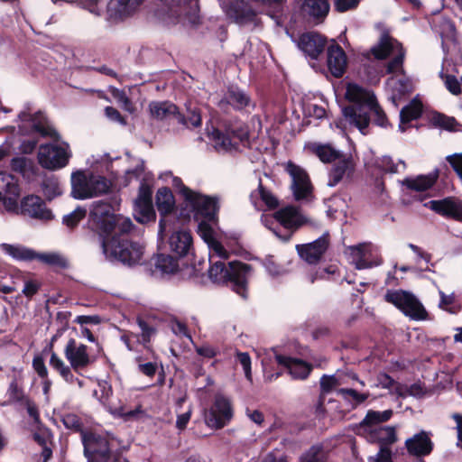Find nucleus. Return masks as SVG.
Here are the masks:
<instances>
[{"instance_id":"4","label":"nucleus","mask_w":462,"mask_h":462,"mask_svg":"<svg viewBox=\"0 0 462 462\" xmlns=\"http://www.w3.org/2000/svg\"><path fill=\"white\" fill-rule=\"evenodd\" d=\"M168 244L171 253L181 261L183 266L190 265L195 275H204L202 271L205 268L206 261L202 259L196 263L193 237L190 232L186 230L173 232L169 237Z\"/></svg>"},{"instance_id":"43","label":"nucleus","mask_w":462,"mask_h":462,"mask_svg":"<svg viewBox=\"0 0 462 462\" xmlns=\"http://www.w3.org/2000/svg\"><path fill=\"white\" fill-rule=\"evenodd\" d=\"M328 452L320 446H312L301 457L300 462H327Z\"/></svg>"},{"instance_id":"44","label":"nucleus","mask_w":462,"mask_h":462,"mask_svg":"<svg viewBox=\"0 0 462 462\" xmlns=\"http://www.w3.org/2000/svg\"><path fill=\"white\" fill-rule=\"evenodd\" d=\"M208 249H209V258L208 260L216 261L221 260L226 261L229 259V253L226 250L224 245L219 242L217 238L214 239L212 242L208 244Z\"/></svg>"},{"instance_id":"59","label":"nucleus","mask_w":462,"mask_h":462,"mask_svg":"<svg viewBox=\"0 0 462 462\" xmlns=\"http://www.w3.org/2000/svg\"><path fill=\"white\" fill-rule=\"evenodd\" d=\"M172 186L177 190V192L183 198V204L195 192V190H192L191 189L187 187L180 177H174L172 179Z\"/></svg>"},{"instance_id":"25","label":"nucleus","mask_w":462,"mask_h":462,"mask_svg":"<svg viewBox=\"0 0 462 462\" xmlns=\"http://www.w3.org/2000/svg\"><path fill=\"white\" fill-rule=\"evenodd\" d=\"M405 447L408 453L411 456L420 457L428 456L433 449V442L430 434L426 431H420L406 439Z\"/></svg>"},{"instance_id":"49","label":"nucleus","mask_w":462,"mask_h":462,"mask_svg":"<svg viewBox=\"0 0 462 462\" xmlns=\"http://www.w3.org/2000/svg\"><path fill=\"white\" fill-rule=\"evenodd\" d=\"M233 107L243 110L254 108L250 97L243 90L233 91Z\"/></svg>"},{"instance_id":"7","label":"nucleus","mask_w":462,"mask_h":462,"mask_svg":"<svg viewBox=\"0 0 462 462\" xmlns=\"http://www.w3.org/2000/svg\"><path fill=\"white\" fill-rule=\"evenodd\" d=\"M84 454L90 462H113L119 457L121 452L114 451L111 443L106 437L88 432L82 434Z\"/></svg>"},{"instance_id":"35","label":"nucleus","mask_w":462,"mask_h":462,"mask_svg":"<svg viewBox=\"0 0 462 462\" xmlns=\"http://www.w3.org/2000/svg\"><path fill=\"white\" fill-rule=\"evenodd\" d=\"M437 179L438 173H430L414 178H406L402 180V184L412 191L421 192L430 189L435 184Z\"/></svg>"},{"instance_id":"34","label":"nucleus","mask_w":462,"mask_h":462,"mask_svg":"<svg viewBox=\"0 0 462 462\" xmlns=\"http://www.w3.org/2000/svg\"><path fill=\"white\" fill-rule=\"evenodd\" d=\"M250 199L252 203L257 209H262L263 202L269 209L274 208L278 206L277 198L268 189H266L260 182L258 188L254 190Z\"/></svg>"},{"instance_id":"33","label":"nucleus","mask_w":462,"mask_h":462,"mask_svg":"<svg viewBox=\"0 0 462 462\" xmlns=\"http://www.w3.org/2000/svg\"><path fill=\"white\" fill-rule=\"evenodd\" d=\"M421 112L422 105L417 99H413L406 106H404L400 113V131L405 132L410 126V123L418 119L420 116Z\"/></svg>"},{"instance_id":"37","label":"nucleus","mask_w":462,"mask_h":462,"mask_svg":"<svg viewBox=\"0 0 462 462\" xmlns=\"http://www.w3.org/2000/svg\"><path fill=\"white\" fill-rule=\"evenodd\" d=\"M388 88L393 92V99L402 97L411 91L412 87L409 79L403 76H394L388 79Z\"/></svg>"},{"instance_id":"22","label":"nucleus","mask_w":462,"mask_h":462,"mask_svg":"<svg viewBox=\"0 0 462 462\" xmlns=\"http://www.w3.org/2000/svg\"><path fill=\"white\" fill-rule=\"evenodd\" d=\"M180 262L172 254H157L146 263L152 273L174 274L180 270Z\"/></svg>"},{"instance_id":"47","label":"nucleus","mask_w":462,"mask_h":462,"mask_svg":"<svg viewBox=\"0 0 462 462\" xmlns=\"http://www.w3.org/2000/svg\"><path fill=\"white\" fill-rule=\"evenodd\" d=\"M62 422L66 429L71 430L74 432L88 433L84 430V425L81 419L74 413H67L62 417Z\"/></svg>"},{"instance_id":"17","label":"nucleus","mask_w":462,"mask_h":462,"mask_svg":"<svg viewBox=\"0 0 462 462\" xmlns=\"http://www.w3.org/2000/svg\"><path fill=\"white\" fill-rule=\"evenodd\" d=\"M20 196V187L17 178L14 175L0 171V201L6 209L18 210L17 199Z\"/></svg>"},{"instance_id":"21","label":"nucleus","mask_w":462,"mask_h":462,"mask_svg":"<svg viewBox=\"0 0 462 462\" xmlns=\"http://www.w3.org/2000/svg\"><path fill=\"white\" fill-rule=\"evenodd\" d=\"M151 115L157 120H175L180 125H187L186 116L181 114L179 107L170 102H152L149 105Z\"/></svg>"},{"instance_id":"27","label":"nucleus","mask_w":462,"mask_h":462,"mask_svg":"<svg viewBox=\"0 0 462 462\" xmlns=\"http://www.w3.org/2000/svg\"><path fill=\"white\" fill-rule=\"evenodd\" d=\"M207 275L209 281L218 286L227 285L231 282V262L227 264L221 260H208Z\"/></svg>"},{"instance_id":"23","label":"nucleus","mask_w":462,"mask_h":462,"mask_svg":"<svg viewBox=\"0 0 462 462\" xmlns=\"http://www.w3.org/2000/svg\"><path fill=\"white\" fill-rule=\"evenodd\" d=\"M251 273L252 268L249 264L233 260V291L241 296L242 299L247 298V282Z\"/></svg>"},{"instance_id":"3","label":"nucleus","mask_w":462,"mask_h":462,"mask_svg":"<svg viewBox=\"0 0 462 462\" xmlns=\"http://www.w3.org/2000/svg\"><path fill=\"white\" fill-rule=\"evenodd\" d=\"M70 196L84 200L107 194L111 189V182L106 177L78 170L71 173Z\"/></svg>"},{"instance_id":"14","label":"nucleus","mask_w":462,"mask_h":462,"mask_svg":"<svg viewBox=\"0 0 462 462\" xmlns=\"http://www.w3.org/2000/svg\"><path fill=\"white\" fill-rule=\"evenodd\" d=\"M98 391L95 390L93 395L105 406L108 407L110 413L115 416L123 418L125 420H134L143 412L142 405L139 404L135 409L128 410L126 406H113L110 402V397L113 394L112 385L106 380L97 382Z\"/></svg>"},{"instance_id":"42","label":"nucleus","mask_w":462,"mask_h":462,"mask_svg":"<svg viewBox=\"0 0 462 462\" xmlns=\"http://www.w3.org/2000/svg\"><path fill=\"white\" fill-rule=\"evenodd\" d=\"M134 211V218L141 224L155 221L156 213L152 204H135Z\"/></svg>"},{"instance_id":"55","label":"nucleus","mask_w":462,"mask_h":462,"mask_svg":"<svg viewBox=\"0 0 462 462\" xmlns=\"http://www.w3.org/2000/svg\"><path fill=\"white\" fill-rule=\"evenodd\" d=\"M434 125L440 126L447 130H454L457 125L455 118L444 116L442 114H436L432 116Z\"/></svg>"},{"instance_id":"52","label":"nucleus","mask_w":462,"mask_h":462,"mask_svg":"<svg viewBox=\"0 0 462 462\" xmlns=\"http://www.w3.org/2000/svg\"><path fill=\"white\" fill-rule=\"evenodd\" d=\"M135 204H152V190L145 181L141 182Z\"/></svg>"},{"instance_id":"1","label":"nucleus","mask_w":462,"mask_h":462,"mask_svg":"<svg viewBox=\"0 0 462 462\" xmlns=\"http://www.w3.org/2000/svg\"><path fill=\"white\" fill-rule=\"evenodd\" d=\"M88 227L98 235L107 259L129 267L142 263L144 247L130 236L134 225L130 218L116 214L111 203L105 200L92 203Z\"/></svg>"},{"instance_id":"5","label":"nucleus","mask_w":462,"mask_h":462,"mask_svg":"<svg viewBox=\"0 0 462 462\" xmlns=\"http://www.w3.org/2000/svg\"><path fill=\"white\" fill-rule=\"evenodd\" d=\"M393 412L391 410L383 411H370L363 420L361 426L367 432L370 442L392 444L396 440L395 430L392 427H382L379 424L388 420Z\"/></svg>"},{"instance_id":"12","label":"nucleus","mask_w":462,"mask_h":462,"mask_svg":"<svg viewBox=\"0 0 462 462\" xmlns=\"http://www.w3.org/2000/svg\"><path fill=\"white\" fill-rule=\"evenodd\" d=\"M348 261L358 270L379 266L383 260L377 254L376 248L370 243H362L348 246L345 251Z\"/></svg>"},{"instance_id":"41","label":"nucleus","mask_w":462,"mask_h":462,"mask_svg":"<svg viewBox=\"0 0 462 462\" xmlns=\"http://www.w3.org/2000/svg\"><path fill=\"white\" fill-rule=\"evenodd\" d=\"M37 260L61 270L68 269L69 266L68 260L58 253H38Z\"/></svg>"},{"instance_id":"32","label":"nucleus","mask_w":462,"mask_h":462,"mask_svg":"<svg viewBox=\"0 0 462 462\" xmlns=\"http://www.w3.org/2000/svg\"><path fill=\"white\" fill-rule=\"evenodd\" d=\"M305 148L324 163L335 162L342 156L338 150L328 143H311L307 144Z\"/></svg>"},{"instance_id":"20","label":"nucleus","mask_w":462,"mask_h":462,"mask_svg":"<svg viewBox=\"0 0 462 462\" xmlns=\"http://www.w3.org/2000/svg\"><path fill=\"white\" fill-rule=\"evenodd\" d=\"M355 169L356 164L351 156H340L329 171L328 186L335 187L339 182L349 180L353 176Z\"/></svg>"},{"instance_id":"16","label":"nucleus","mask_w":462,"mask_h":462,"mask_svg":"<svg viewBox=\"0 0 462 462\" xmlns=\"http://www.w3.org/2000/svg\"><path fill=\"white\" fill-rule=\"evenodd\" d=\"M65 358L75 372L88 368L96 362V357L88 353V346L69 337L64 348Z\"/></svg>"},{"instance_id":"31","label":"nucleus","mask_w":462,"mask_h":462,"mask_svg":"<svg viewBox=\"0 0 462 462\" xmlns=\"http://www.w3.org/2000/svg\"><path fill=\"white\" fill-rule=\"evenodd\" d=\"M299 48L311 58H317L324 49V39L313 32L302 34L298 42Z\"/></svg>"},{"instance_id":"58","label":"nucleus","mask_w":462,"mask_h":462,"mask_svg":"<svg viewBox=\"0 0 462 462\" xmlns=\"http://www.w3.org/2000/svg\"><path fill=\"white\" fill-rule=\"evenodd\" d=\"M136 363L138 364V370L143 374L153 377L157 372L158 365L155 362H148V363H142L143 356H137L135 358Z\"/></svg>"},{"instance_id":"40","label":"nucleus","mask_w":462,"mask_h":462,"mask_svg":"<svg viewBox=\"0 0 462 462\" xmlns=\"http://www.w3.org/2000/svg\"><path fill=\"white\" fill-rule=\"evenodd\" d=\"M50 365L57 371L67 383H72L74 382L75 376L71 371L72 368L70 365H67L56 352H52V355H51Z\"/></svg>"},{"instance_id":"61","label":"nucleus","mask_w":462,"mask_h":462,"mask_svg":"<svg viewBox=\"0 0 462 462\" xmlns=\"http://www.w3.org/2000/svg\"><path fill=\"white\" fill-rule=\"evenodd\" d=\"M371 112L374 116V122L380 126H385L387 124V118L385 114L378 106L376 100H374L368 107V113Z\"/></svg>"},{"instance_id":"19","label":"nucleus","mask_w":462,"mask_h":462,"mask_svg":"<svg viewBox=\"0 0 462 462\" xmlns=\"http://www.w3.org/2000/svg\"><path fill=\"white\" fill-rule=\"evenodd\" d=\"M425 207L443 217L462 222V200L459 199L448 197L439 200H430L425 204Z\"/></svg>"},{"instance_id":"28","label":"nucleus","mask_w":462,"mask_h":462,"mask_svg":"<svg viewBox=\"0 0 462 462\" xmlns=\"http://www.w3.org/2000/svg\"><path fill=\"white\" fill-rule=\"evenodd\" d=\"M276 361L279 365H283L293 379H306L312 367L310 364L296 358L275 355Z\"/></svg>"},{"instance_id":"60","label":"nucleus","mask_w":462,"mask_h":462,"mask_svg":"<svg viewBox=\"0 0 462 462\" xmlns=\"http://www.w3.org/2000/svg\"><path fill=\"white\" fill-rule=\"evenodd\" d=\"M441 78L444 80L447 89L451 94L457 96L461 93V84L455 76L441 74Z\"/></svg>"},{"instance_id":"26","label":"nucleus","mask_w":462,"mask_h":462,"mask_svg":"<svg viewBox=\"0 0 462 462\" xmlns=\"http://www.w3.org/2000/svg\"><path fill=\"white\" fill-rule=\"evenodd\" d=\"M143 0H110L106 13L110 20H123L129 16Z\"/></svg>"},{"instance_id":"2","label":"nucleus","mask_w":462,"mask_h":462,"mask_svg":"<svg viewBox=\"0 0 462 462\" xmlns=\"http://www.w3.org/2000/svg\"><path fill=\"white\" fill-rule=\"evenodd\" d=\"M345 96L353 104L343 108L344 121L365 134L370 122L368 107L375 100L374 94L357 84L348 83Z\"/></svg>"},{"instance_id":"36","label":"nucleus","mask_w":462,"mask_h":462,"mask_svg":"<svg viewBox=\"0 0 462 462\" xmlns=\"http://www.w3.org/2000/svg\"><path fill=\"white\" fill-rule=\"evenodd\" d=\"M208 138L218 152H227L231 150V136L228 132L225 133L218 128L212 127V130L208 132Z\"/></svg>"},{"instance_id":"54","label":"nucleus","mask_w":462,"mask_h":462,"mask_svg":"<svg viewBox=\"0 0 462 462\" xmlns=\"http://www.w3.org/2000/svg\"><path fill=\"white\" fill-rule=\"evenodd\" d=\"M237 363L242 366L245 378L252 383L251 357L245 352H238L236 355Z\"/></svg>"},{"instance_id":"11","label":"nucleus","mask_w":462,"mask_h":462,"mask_svg":"<svg viewBox=\"0 0 462 462\" xmlns=\"http://www.w3.org/2000/svg\"><path fill=\"white\" fill-rule=\"evenodd\" d=\"M373 55L378 60L393 57L387 65L388 73H395L402 69L404 51L400 42L389 37L383 36L377 45L371 49Z\"/></svg>"},{"instance_id":"24","label":"nucleus","mask_w":462,"mask_h":462,"mask_svg":"<svg viewBox=\"0 0 462 462\" xmlns=\"http://www.w3.org/2000/svg\"><path fill=\"white\" fill-rule=\"evenodd\" d=\"M328 245L327 236H323L312 243L306 245H298L297 252L305 262L309 263H318Z\"/></svg>"},{"instance_id":"8","label":"nucleus","mask_w":462,"mask_h":462,"mask_svg":"<svg viewBox=\"0 0 462 462\" xmlns=\"http://www.w3.org/2000/svg\"><path fill=\"white\" fill-rule=\"evenodd\" d=\"M384 299L412 319L420 320L427 317V311L423 305L410 291L402 290L388 291Z\"/></svg>"},{"instance_id":"45","label":"nucleus","mask_w":462,"mask_h":462,"mask_svg":"<svg viewBox=\"0 0 462 462\" xmlns=\"http://www.w3.org/2000/svg\"><path fill=\"white\" fill-rule=\"evenodd\" d=\"M86 208L79 206L75 210L63 217L62 223L72 229L76 227L79 223L86 217Z\"/></svg>"},{"instance_id":"9","label":"nucleus","mask_w":462,"mask_h":462,"mask_svg":"<svg viewBox=\"0 0 462 462\" xmlns=\"http://www.w3.org/2000/svg\"><path fill=\"white\" fill-rule=\"evenodd\" d=\"M71 155L69 145L67 143L62 145L46 143L40 146L37 157L38 162L42 168L57 171L69 164Z\"/></svg>"},{"instance_id":"13","label":"nucleus","mask_w":462,"mask_h":462,"mask_svg":"<svg viewBox=\"0 0 462 462\" xmlns=\"http://www.w3.org/2000/svg\"><path fill=\"white\" fill-rule=\"evenodd\" d=\"M285 170L291 179V189L295 200H310L313 194V185L308 172L291 162H287Z\"/></svg>"},{"instance_id":"63","label":"nucleus","mask_w":462,"mask_h":462,"mask_svg":"<svg viewBox=\"0 0 462 462\" xmlns=\"http://www.w3.org/2000/svg\"><path fill=\"white\" fill-rule=\"evenodd\" d=\"M28 159L25 157H14L11 160L10 167L12 171L24 174L27 171Z\"/></svg>"},{"instance_id":"51","label":"nucleus","mask_w":462,"mask_h":462,"mask_svg":"<svg viewBox=\"0 0 462 462\" xmlns=\"http://www.w3.org/2000/svg\"><path fill=\"white\" fill-rule=\"evenodd\" d=\"M137 324L142 330L141 341L143 346H146L150 343L152 337L156 333V329L142 318H137Z\"/></svg>"},{"instance_id":"64","label":"nucleus","mask_w":462,"mask_h":462,"mask_svg":"<svg viewBox=\"0 0 462 462\" xmlns=\"http://www.w3.org/2000/svg\"><path fill=\"white\" fill-rule=\"evenodd\" d=\"M41 283L35 280H29L24 282L23 293L25 297L32 298L40 290Z\"/></svg>"},{"instance_id":"50","label":"nucleus","mask_w":462,"mask_h":462,"mask_svg":"<svg viewBox=\"0 0 462 462\" xmlns=\"http://www.w3.org/2000/svg\"><path fill=\"white\" fill-rule=\"evenodd\" d=\"M337 393L346 401H353L356 405L364 402L369 396V393H359L354 389L346 388L338 389Z\"/></svg>"},{"instance_id":"15","label":"nucleus","mask_w":462,"mask_h":462,"mask_svg":"<svg viewBox=\"0 0 462 462\" xmlns=\"http://www.w3.org/2000/svg\"><path fill=\"white\" fill-rule=\"evenodd\" d=\"M207 426L211 429H222L231 420V402L221 394L215 396L214 402L204 412Z\"/></svg>"},{"instance_id":"6","label":"nucleus","mask_w":462,"mask_h":462,"mask_svg":"<svg viewBox=\"0 0 462 462\" xmlns=\"http://www.w3.org/2000/svg\"><path fill=\"white\" fill-rule=\"evenodd\" d=\"M184 205L185 207L181 209L180 213L184 217L189 218L192 214L196 221L204 219L209 221L217 220L219 205L217 199L215 197L195 191Z\"/></svg>"},{"instance_id":"56","label":"nucleus","mask_w":462,"mask_h":462,"mask_svg":"<svg viewBox=\"0 0 462 462\" xmlns=\"http://www.w3.org/2000/svg\"><path fill=\"white\" fill-rule=\"evenodd\" d=\"M341 383L342 381L338 375H323L320 379V387L324 393L332 391Z\"/></svg>"},{"instance_id":"39","label":"nucleus","mask_w":462,"mask_h":462,"mask_svg":"<svg viewBox=\"0 0 462 462\" xmlns=\"http://www.w3.org/2000/svg\"><path fill=\"white\" fill-rule=\"evenodd\" d=\"M302 10L310 16L323 17L328 13L329 4L328 0H306Z\"/></svg>"},{"instance_id":"10","label":"nucleus","mask_w":462,"mask_h":462,"mask_svg":"<svg viewBox=\"0 0 462 462\" xmlns=\"http://www.w3.org/2000/svg\"><path fill=\"white\" fill-rule=\"evenodd\" d=\"M155 203L160 214L158 235L162 238L166 236L167 227H170L175 221L176 204L171 189L168 187L158 189Z\"/></svg>"},{"instance_id":"30","label":"nucleus","mask_w":462,"mask_h":462,"mask_svg":"<svg viewBox=\"0 0 462 462\" xmlns=\"http://www.w3.org/2000/svg\"><path fill=\"white\" fill-rule=\"evenodd\" d=\"M328 67L331 74L336 78H339L344 74L346 68V56L340 46L331 44L328 47Z\"/></svg>"},{"instance_id":"57","label":"nucleus","mask_w":462,"mask_h":462,"mask_svg":"<svg viewBox=\"0 0 462 462\" xmlns=\"http://www.w3.org/2000/svg\"><path fill=\"white\" fill-rule=\"evenodd\" d=\"M395 393L398 396L404 397L406 395L420 396L423 394V390L420 384H412L410 387L404 385H396Z\"/></svg>"},{"instance_id":"18","label":"nucleus","mask_w":462,"mask_h":462,"mask_svg":"<svg viewBox=\"0 0 462 462\" xmlns=\"http://www.w3.org/2000/svg\"><path fill=\"white\" fill-rule=\"evenodd\" d=\"M18 209H20L22 215L34 219L49 221L53 218L51 210L46 207L44 200L37 195L23 197Z\"/></svg>"},{"instance_id":"46","label":"nucleus","mask_w":462,"mask_h":462,"mask_svg":"<svg viewBox=\"0 0 462 462\" xmlns=\"http://www.w3.org/2000/svg\"><path fill=\"white\" fill-rule=\"evenodd\" d=\"M32 130L42 137H51L56 141L60 139L59 133L51 126L46 125L38 118L32 123Z\"/></svg>"},{"instance_id":"38","label":"nucleus","mask_w":462,"mask_h":462,"mask_svg":"<svg viewBox=\"0 0 462 462\" xmlns=\"http://www.w3.org/2000/svg\"><path fill=\"white\" fill-rule=\"evenodd\" d=\"M5 252L14 259L19 261L37 260L38 253L32 249L26 248L22 245H13L8 244L3 245Z\"/></svg>"},{"instance_id":"62","label":"nucleus","mask_w":462,"mask_h":462,"mask_svg":"<svg viewBox=\"0 0 462 462\" xmlns=\"http://www.w3.org/2000/svg\"><path fill=\"white\" fill-rule=\"evenodd\" d=\"M32 368L40 378L48 377V369L42 356L37 355L32 359Z\"/></svg>"},{"instance_id":"48","label":"nucleus","mask_w":462,"mask_h":462,"mask_svg":"<svg viewBox=\"0 0 462 462\" xmlns=\"http://www.w3.org/2000/svg\"><path fill=\"white\" fill-rule=\"evenodd\" d=\"M197 222L199 223L197 232L207 245L216 239L214 236L215 232L211 224L216 223L217 221L204 219Z\"/></svg>"},{"instance_id":"29","label":"nucleus","mask_w":462,"mask_h":462,"mask_svg":"<svg viewBox=\"0 0 462 462\" xmlns=\"http://www.w3.org/2000/svg\"><path fill=\"white\" fill-rule=\"evenodd\" d=\"M274 218L287 229H296L306 221L300 209L293 206H287L276 211Z\"/></svg>"},{"instance_id":"53","label":"nucleus","mask_w":462,"mask_h":462,"mask_svg":"<svg viewBox=\"0 0 462 462\" xmlns=\"http://www.w3.org/2000/svg\"><path fill=\"white\" fill-rule=\"evenodd\" d=\"M7 394L11 402H23L25 400L23 388L15 381L10 383Z\"/></svg>"}]
</instances>
